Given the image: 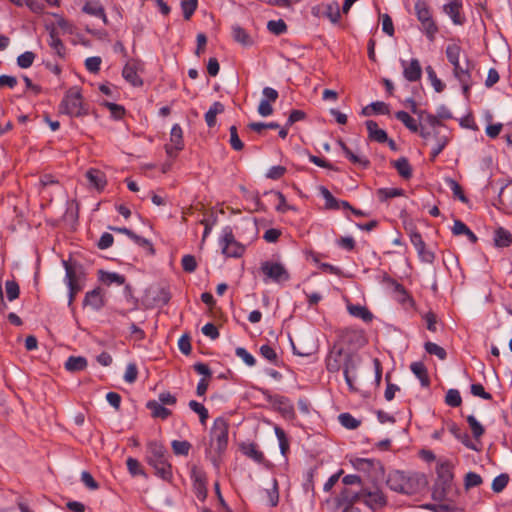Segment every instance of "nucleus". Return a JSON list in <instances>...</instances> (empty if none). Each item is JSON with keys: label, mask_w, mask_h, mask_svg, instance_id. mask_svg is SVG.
Listing matches in <instances>:
<instances>
[{"label": "nucleus", "mask_w": 512, "mask_h": 512, "mask_svg": "<svg viewBox=\"0 0 512 512\" xmlns=\"http://www.w3.org/2000/svg\"><path fill=\"white\" fill-rule=\"evenodd\" d=\"M146 461L153 467L157 477L166 482L173 480L170 455L163 444L157 441H150L147 444Z\"/></svg>", "instance_id": "f257e3e1"}, {"label": "nucleus", "mask_w": 512, "mask_h": 512, "mask_svg": "<svg viewBox=\"0 0 512 512\" xmlns=\"http://www.w3.org/2000/svg\"><path fill=\"white\" fill-rule=\"evenodd\" d=\"M386 484L395 492L413 495L423 488L425 481L420 474L395 470L388 474Z\"/></svg>", "instance_id": "f03ea898"}, {"label": "nucleus", "mask_w": 512, "mask_h": 512, "mask_svg": "<svg viewBox=\"0 0 512 512\" xmlns=\"http://www.w3.org/2000/svg\"><path fill=\"white\" fill-rule=\"evenodd\" d=\"M414 13L420 23V31L422 34L429 42H434L439 33V27L434 19L432 7L428 1L416 0L414 3Z\"/></svg>", "instance_id": "7ed1b4c3"}, {"label": "nucleus", "mask_w": 512, "mask_h": 512, "mask_svg": "<svg viewBox=\"0 0 512 512\" xmlns=\"http://www.w3.org/2000/svg\"><path fill=\"white\" fill-rule=\"evenodd\" d=\"M59 110L70 117H81L88 114L83 104L81 89L78 86H73L66 91Z\"/></svg>", "instance_id": "20e7f679"}, {"label": "nucleus", "mask_w": 512, "mask_h": 512, "mask_svg": "<svg viewBox=\"0 0 512 512\" xmlns=\"http://www.w3.org/2000/svg\"><path fill=\"white\" fill-rule=\"evenodd\" d=\"M218 243L222 254L229 258H240L246 250L245 246L236 240L233 229L230 226L222 228Z\"/></svg>", "instance_id": "39448f33"}, {"label": "nucleus", "mask_w": 512, "mask_h": 512, "mask_svg": "<svg viewBox=\"0 0 512 512\" xmlns=\"http://www.w3.org/2000/svg\"><path fill=\"white\" fill-rule=\"evenodd\" d=\"M63 265L65 268L64 282L68 287V305L71 306L77 293L83 289L85 274L67 261H63Z\"/></svg>", "instance_id": "423d86ee"}, {"label": "nucleus", "mask_w": 512, "mask_h": 512, "mask_svg": "<svg viewBox=\"0 0 512 512\" xmlns=\"http://www.w3.org/2000/svg\"><path fill=\"white\" fill-rule=\"evenodd\" d=\"M229 425L226 419L218 417L214 420L210 431V448L222 454L228 445Z\"/></svg>", "instance_id": "0eeeda50"}, {"label": "nucleus", "mask_w": 512, "mask_h": 512, "mask_svg": "<svg viewBox=\"0 0 512 512\" xmlns=\"http://www.w3.org/2000/svg\"><path fill=\"white\" fill-rule=\"evenodd\" d=\"M260 271L264 276L263 281L265 283L272 281L280 284L290 279L288 270L280 262L264 261L261 263Z\"/></svg>", "instance_id": "6e6552de"}, {"label": "nucleus", "mask_w": 512, "mask_h": 512, "mask_svg": "<svg viewBox=\"0 0 512 512\" xmlns=\"http://www.w3.org/2000/svg\"><path fill=\"white\" fill-rule=\"evenodd\" d=\"M143 71L144 63L141 60L130 59L123 67L122 76L133 87H140L143 85V80L140 76V73Z\"/></svg>", "instance_id": "1a4fd4ad"}, {"label": "nucleus", "mask_w": 512, "mask_h": 512, "mask_svg": "<svg viewBox=\"0 0 512 512\" xmlns=\"http://www.w3.org/2000/svg\"><path fill=\"white\" fill-rule=\"evenodd\" d=\"M184 148L183 130L179 124H174L170 131V142L165 145V151L171 158Z\"/></svg>", "instance_id": "9d476101"}, {"label": "nucleus", "mask_w": 512, "mask_h": 512, "mask_svg": "<svg viewBox=\"0 0 512 512\" xmlns=\"http://www.w3.org/2000/svg\"><path fill=\"white\" fill-rule=\"evenodd\" d=\"M191 480L196 497L203 502L207 497L206 473L197 467H193L191 469Z\"/></svg>", "instance_id": "9b49d317"}, {"label": "nucleus", "mask_w": 512, "mask_h": 512, "mask_svg": "<svg viewBox=\"0 0 512 512\" xmlns=\"http://www.w3.org/2000/svg\"><path fill=\"white\" fill-rule=\"evenodd\" d=\"M359 361L351 354H347L343 363V375L345 382L351 392H356L354 382L357 378L356 372Z\"/></svg>", "instance_id": "f8f14e48"}, {"label": "nucleus", "mask_w": 512, "mask_h": 512, "mask_svg": "<svg viewBox=\"0 0 512 512\" xmlns=\"http://www.w3.org/2000/svg\"><path fill=\"white\" fill-rule=\"evenodd\" d=\"M462 0H449L442 7L443 12L449 16L452 23L457 26H462L466 22V18L462 12Z\"/></svg>", "instance_id": "ddd939ff"}, {"label": "nucleus", "mask_w": 512, "mask_h": 512, "mask_svg": "<svg viewBox=\"0 0 512 512\" xmlns=\"http://www.w3.org/2000/svg\"><path fill=\"white\" fill-rule=\"evenodd\" d=\"M443 130H446V128H436L430 131L429 140L433 138L435 141V144L433 145L430 154L431 160H435L436 157L444 150V148L449 143V132H443Z\"/></svg>", "instance_id": "4468645a"}, {"label": "nucleus", "mask_w": 512, "mask_h": 512, "mask_svg": "<svg viewBox=\"0 0 512 512\" xmlns=\"http://www.w3.org/2000/svg\"><path fill=\"white\" fill-rule=\"evenodd\" d=\"M397 120L403 123V125L413 133H419V135L425 140L429 141L430 131L424 127H419L417 121L409 115L406 111H398L395 113Z\"/></svg>", "instance_id": "2eb2a0df"}, {"label": "nucleus", "mask_w": 512, "mask_h": 512, "mask_svg": "<svg viewBox=\"0 0 512 512\" xmlns=\"http://www.w3.org/2000/svg\"><path fill=\"white\" fill-rule=\"evenodd\" d=\"M360 500H362L363 503L372 510L380 509L387 504V499L384 493L378 489L374 491H361Z\"/></svg>", "instance_id": "dca6fc26"}, {"label": "nucleus", "mask_w": 512, "mask_h": 512, "mask_svg": "<svg viewBox=\"0 0 512 512\" xmlns=\"http://www.w3.org/2000/svg\"><path fill=\"white\" fill-rule=\"evenodd\" d=\"M400 64L403 68V77L407 81L416 82L421 79L422 68L418 59L412 58L410 61L400 60Z\"/></svg>", "instance_id": "f3484780"}, {"label": "nucleus", "mask_w": 512, "mask_h": 512, "mask_svg": "<svg viewBox=\"0 0 512 512\" xmlns=\"http://www.w3.org/2000/svg\"><path fill=\"white\" fill-rule=\"evenodd\" d=\"M453 75L459 81L462 87V92L465 96H468L472 86L471 70L469 63L464 67L461 64L453 68Z\"/></svg>", "instance_id": "a211bd4d"}, {"label": "nucleus", "mask_w": 512, "mask_h": 512, "mask_svg": "<svg viewBox=\"0 0 512 512\" xmlns=\"http://www.w3.org/2000/svg\"><path fill=\"white\" fill-rule=\"evenodd\" d=\"M82 12L100 19L104 25H108L109 21L104 6L98 0H87L82 6Z\"/></svg>", "instance_id": "6ab92c4d"}, {"label": "nucleus", "mask_w": 512, "mask_h": 512, "mask_svg": "<svg viewBox=\"0 0 512 512\" xmlns=\"http://www.w3.org/2000/svg\"><path fill=\"white\" fill-rule=\"evenodd\" d=\"M46 29L49 31L48 45L51 47L55 55L60 59H64L66 57V47L60 39L56 28L53 25H48L46 26Z\"/></svg>", "instance_id": "aec40b11"}, {"label": "nucleus", "mask_w": 512, "mask_h": 512, "mask_svg": "<svg viewBox=\"0 0 512 512\" xmlns=\"http://www.w3.org/2000/svg\"><path fill=\"white\" fill-rule=\"evenodd\" d=\"M85 177L88 181L89 187L97 191L104 190L107 184L105 173L96 168H90L87 170Z\"/></svg>", "instance_id": "412c9836"}, {"label": "nucleus", "mask_w": 512, "mask_h": 512, "mask_svg": "<svg viewBox=\"0 0 512 512\" xmlns=\"http://www.w3.org/2000/svg\"><path fill=\"white\" fill-rule=\"evenodd\" d=\"M337 144L352 164L361 168H367L369 166L370 161L365 155L353 152L342 140H338Z\"/></svg>", "instance_id": "4be33fe9"}, {"label": "nucleus", "mask_w": 512, "mask_h": 512, "mask_svg": "<svg viewBox=\"0 0 512 512\" xmlns=\"http://www.w3.org/2000/svg\"><path fill=\"white\" fill-rule=\"evenodd\" d=\"M84 306H89L94 310H100L104 305V297L102 295L100 288H95L91 291H88L85 294L84 300H83Z\"/></svg>", "instance_id": "5701e85b"}, {"label": "nucleus", "mask_w": 512, "mask_h": 512, "mask_svg": "<svg viewBox=\"0 0 512 512\" xmlns=\"http://www.w3.org/2000/svg\"><path fill=\"white\" fill-rule=\"evenodd\" d=\"M365 125L368 131V136L371 140L376 141L378 143H384L388 140L386 131L379 128L378 124L375 121L367 120Z\"/></svg>", "instance_id": "b1692460"}, {"label": "nucleus", "mask_w": 512, "mask_h": 512, "mask_svg": "<svg viewBox=\"0 0 512 512\" xmlns=\"http://www.w3.org/2000/svg\"><path fill=\"white\" fill-rule=\"evenodd\" d=\"M361 492L352 491L349 488H343L338 497L336 504L338 507L344 508L347 505H353L357 500H360Z\"/></svg>", "instance_id": "393cba45"}, {"label": "nucleus", "mask_w": 512, "mask_h": 512, "mask_svg": "<svg viewBox=\"0 0 512 512\" xmlns=\"http://www.w3.org/2000/svg\"><path fill=\"white\" fill-rule=\"evenodd\" d=\"M410 370L419 379L423 387H429L430 379L426 366L421 361L412 362Z\"/></svg>", "instance_id": "a878e982"}, {"label": "nucleus", "mask_w": 512, "mask_h": 512, "mask_svg": "<svg viewBox=\"0 0 512 512\" xmlns=\"http://www.w3.org/2000/svg\"><path fill=\"white\" fill-rule=\"evenodd\" d=\"M391 165L397 170L398 174L408 180L413 175L412 167L406 157H400L397 160L391 161Z\"/></svg>", "instance_id": "bb28decb"}, {"label": "nucleus", "mask_w": 512, "mask_h": 512, "mask_svg": "<svg viewBox=\"0 0 512 512\" xmlns=\"http://www.w3.org/2000/svg\"><path fill=\"white\" fill-rule=\"evenodd\" d=\"M452 233L456 236L465 235L471 243H476L478 238L475 233L461 220H454Z\"/></svg>", "instance_id": "cd10ccee"}, {"label": "nucleus", "mask_w": 512, "mask_h": 512, "mask_svg": "<svg viewBox=\"0 0 512 512\" xmlns=\"http://www.w3.org/2000/svg\"><path fill=\"white\" fill-rule=\"evenodd\" d=\"M347 310L351 316L359 318L366 323L371 322L373 319V314L365 306L349 304Z\"/></svg>", "instance_id": "c85d7f7f"}, {"label": "nucleus", "mask_w": 512, "mask_h": 512, "mask_svg": "<svg viewBox=\"0 0 512 512\" xmlns=\"http://www.w3.org/2000/svg\"><path fill=\"white\" fill-rule=\"evenodd\" d=\"M323 16L330 20L333 24H338L341 18L340 6L337 1H333L324 5Z\"/></svg>", "instance_id": "c756f323"}, {"label": "nucleus", "mask_w": 512, "mask_h": 512, "mask_svg": "<svg viewBox=\"0 0 512 512\" xmlns=\"http://www.w3.org/2000/svg\"><path fill=\"white\" fill-rule=\"evenodd\" d=\"M241 451L244 455L257 463H262L264 461V454L258 449V446L255 443L243 444L241 446Z\"/></svg>", "instance_id": "7c9ffc66"}, {"label": "nucleus", "mask_w": 512, "mask_h": 512, "mask_svg": "<svg viewBox=\"0 0 512 512\" xmlns=\"http://www.w3.org/2000/svg\"><path fill=\"white\" fill-rule=\"evenodd\" d=\"M87 359L82 356H70L65 362V368L68 371H82L87 367Z\"/></svg>", "instance_id": "2f4dec72"}, {"label": "nucleus", "mask_w": 512, "mask_h": 512, "mask_svg": "<svg viewBox=\"0 0 512 512\" xmlns=\"http://www.w3.org/2000/svg\"><path fill=\"white\" fill-rule=\"evenodd\" d=\"M224 111V105L216 101L214 102L208 111L205 113V121L208 127H213L216 124V117L218 114L222 113Z\"/></svg>", "instance_id": "473e14b6"}, {"label": "nucleus", "mask_w": 512, "mask_h": 512, "mask_svg": "<svg viewBox=\"0 0 512 512\" xmlns=\"http://www.w3.org/2000/svg\"><path fill=\"white\" fill-rule=\"evenodd\" d=\"M512 243L511 233L500 227L494 233V244L497 247H508Z\"/></svg>", "instance_id": "72a5a7b5"}, {"label": "nucleus", "mask_w": 512, "mask_h": 512, "mask_svg": "<svg viewBox=\"0 0 512 512\" xmlns=\"http://www.w3.org/2000/svg\"><path fill=\"white\" fill-rule=\"evenodd\" d=\"M147 408L151 411L152 416L156 418L166 419L171 414L169 409L155 400L149 401L147 403Z\"/></svg>", "instance_id": "f704fd0d"}, {"label": "nucleus", "mask_w": 512, "mask_h": 512, "mask_svg": "<svg viewBox=\"0 0 512 512\" xmlns=\"http://www.w3.org/2000/svg\"><path fill=\"white\" fill-rule=\"evenodd\" d=\"M499 203L512 212V184L502 187L498 194Z\"/></svg>", "instance_id": "c9c22d12"}, {"label": "nucleus", "mask_w": 512, "mask_h": 512, "mask_svg": "<svg viewBox=\"0 0 512 512\" xmlns=\"http://www.w3.org/2000/svg\"><path fill=\"white\" fill-rule=\"evenodd\" d=\"M461 51L462 49L458 44H450L446 47V57L453 68L460 65Z\"/></svg>", "instance_id": "e433bc0d"}, {"label": "nucleus", "mask_w": 512, "mask_h": 512, "mask_svg": "<svg viewBox=\"0 0 512 512\" xmlns=\"http://www.w3.org/2000/svg\"><path fill=\"white\" fill-rule=\"evenodd\" d=\"M319 191L325 200V208L329 210L340 209L339 200L336 199L332 193L324 186H320Z\"/></svg>", "instance_id": "4c0bfd02"}, {"label": "nucleus", "mask_w": 512, "mask_h": 512, "mask_svg": "<svg viewBox=\"0 0 512 512\" xmlns=\"http://www.w3.org/2000/svg\"><path fill=\"white\" fill-rule=\"evenodd\" d=\"M404 195V190L401 188H380L377 190V196L380 201H386L390 198L399 197Z\"/></svg>", "instance_id": "58836bf2"}, {"label": "nucleus", "mask_w": 512, "mask_h": 512, "mask_svg": "<svg viewBox=\"0 0 512 512\" xmlns=\"http://www.w3.org/2000/svg\"><path fill=\"white\" fill-rule=\"evenodd\" d=\"M426 70V73H427V77H428V80L430 81L431 85L433 86L434 90L437 92V93H441L444 88H445V85L443 84V82L437 77L436 75V72L435 70L433 69L432 66H427L425 68Z\"/></svg>", "instance_id": "ea45409f"}, {"label": "nucleus", "mask_w": 512, "mask_h": 512, "mask_svg": "<svg viewBox=\"0 0 512 512\" xmlns=\"http://www.w3.org/2000/svg\"><path fill=\"white\" fill-rule=\"evenodd\" d=\"M265 494L267 503L272 507L277 506L279 502V492L278 482L276 479L272 480V487L270 489H266Z\"/></svg>", "instance_id": "a19ab883"}, {"label": "nucleus", "mask_w": 512, "mask_h": 512, "mask_svg": "<svg viewBox=\"0 0 512 512\" xmlns=\"http://www.w3.org/2000/svg\"><path fill=\"white\" fill-rule=\"evenodd\" d=\"M445 182L449 186V188L451 189L454 197L458 198L463 203H467L468 202V199L465 196V194H464V192L462 190V187L460 186V184L456 180H454L452 178H447L445 180Z\"/></svg>", "instance_id": "79ce46f5"}, {"label": "nucleus", "mask_w": 512, "mask_h": 512, "mask_svg": "<svg viewBox=\"0 0 512 512\" xmlns=\"http://www.w3.org/2000/svg\"><path fill=\"white\" fill-rule=\"evenodd\" d=\"M341 425L347 429H356L360 426V420L353 417L350 413H341L338 416Z\"/></svg>", "instance_id": "37998d69"}, {"label": "nucleus", "mask_w": 512, "mask_h": 512, "mask_svg": "<svg viewBox=\"0 0 512 512\" xmlns=\"http://www.w3.org/2000/svg\"><path fill=\"white\" fill-rule=\"evenodd\" d=\"M126 465H127V469L129 471V473L132 476L141 475V476L147 478V474L145 473L140 462L137 459L129 457L126 460Z\"/></svg>", "instance_id": "c03bdc74"}, {"label": "nucleus", "mask_w": 512, "mask_h": 512, "mask_svg": "<svg viewBox=\"0 0 512 512\" xmlns=\"http://www.w3.org/2000/svg\"><path fill=\"white\" fill-rule=\"evenodd\" d=\"M260 354L263 358L268 360L273 365H278V355L273 347L268 344H264L260 347Z\"/></svg>", "instance_id": "a18cd8bd"}, {"label": "nucleus", "mask_w": 512, "mask_h": 512, "mask_svg": "<svg viewBox=\"0 0 512 512\" xmlns=\"http://www.w3.org/2000/svg\"><path fill=\"white\" fill-rule=\"evenodd\" d=\"M101 280L106 285H111L114 283L117 285H122L125 282V277L116 272H103L102 276H101Z\"/></svg>", "instance_id": "49530a36"}, {"label": "nucleus", "mask_w": 512, "mask_h": 512, "mask_svg": "<svg viewBox=\"0 0 512 512\" xmlns=\"http://www.w3.org/2000/svg\"><path fill=\"white\" fill-rule=\"evenodd\" d=\"M6 296L9 301H14L19 297L20 288L16 281L7 280L5 282Z\"/></svg>", "instance_id": "de8ad7c7"}, {"label": "nucleus", "mask_w": 512, "mask_h": 512, "mask_svg": "<svg viewBox=\"0 0 512 512\" xmlns=\"http://www.w3.org/2000/svg\"><path fill=\"white\" fill-rule=\"evenodd\" d=\"M198 0L181 1V9L185 20H189L197 9Z\"/></svg>", "instance_id": "09e8293b"}, {"label": "nucleus", "mask_w": 512, "mask_h": 512, "mask_svg": "<svg viewBox=\"0 0 512 512\" xmlns=\"http://www.w3.org/2000/svg\"><path fill=\"white\" fill-rule=\"evenodd\" d=\"M35 57L32 51H25L17 57V65L22 69H27L32 66Z\"/></svg>", "instance_id": "8fccbe9b"}, {"label": "nucleus", "mask_w": 512, "mask_h": 512, "mask_svg": "<svg viewBox=\"0 0 512 512\" xmlns=\"http://www.w3.org/2000/svg\"><path fill=\"white\" fill-rule=\"evenodd\" d=\"M267 29L274 35H281L287 31V25L284 20H270L267 23Z\"/></svg>", "instance_id": "3c124183"}, {"label": "nucleus", "mask_w": 512, "mask_h": 512, "mask_svg": "<svg viewBox=\"0 0 512 512\" xmlns=\"http://www.w3.org/2000/svg\"><path fill=\"white\" fill-rule=\"evenodd\" d=\"M508 482H509L508 474L502 473L493 479L491 488L495 493H500L505 489Z\"/></svg>", "instance_id": "603ef678"}, {"label": "nucleus", "mask_w": 512, "mask_h": 512, "mask_svg": "<svg viewBox=\"0 0 512 512\" xmlns=\"http://www.w3.org/2000/svg\"><path fill=\"white\" fill-rule=\"evenodd\" d=\"M232 31L233 38L235 41L239 42L244 46H248L251 44L250 36L243 28H241L240 26H234Z\"/></svg>", "instance_id": "864d4df0"}, {"label": "nucleus", "mask_w": 512, "mask_h": 512, "mask_svg": "<svg viewBox=\"0 0 512 512\" xmlns=\"http://www.w3.org/2000/svg\"><path fill=\"white\" fill-rule=\"evenodd\" d=\"M424 348L427 353L436 355L440 360H444L447 356L445 349L434 342H426Z\"/></svg>", "instance_id": "5fc2aeb1"}, {"label": "nucleus", "mask_w": 512, "mask_h": 512, "mask_svg": "<svg viewBox=\"0 0 512 512\" xmlns=\"http://www.w3.org/2000/svg\"><path fill=\"white\" fill-rule=\"evenodd\" d=\"M171 446H172L173 452L176 455L186 456V455H188V453L191 449V444L186 440H183V441L174 440V441H172Z\"/></svg>", "instance_id": "6e6d98bb"}, {"label": "nucleus", "mask_w": 512, "mask_h": 512, "mask_svg": "<svg viewBox=\"0 0 512 512\" xmlns=\"http://www.w3.org/2000/svg\"><path fill=\"white\" fill-rule=\"evenodd\" d=\"M467 422L471 428L474 438L478 439L484 434V427L473 415H469L467 417Z\"/></svg>", "instance_id": "4d7b16f0"}, {"label": "nucleus", "mask_w": 512, "mask_h": 512, "mask_svg": "<svg viewBox=\"0 0 512 512\" xmlns=\"http://www.w3.org/2000/svg\"><path fill=\"white\" fill-rule=\"evenodd\" d=\"M445 402L451 407H458L461 405L462 398L457 389H449L445 396Z\"/></svg>", "instance_id": "13d9d810"}, {"label": "nucleus", "mask_w": 512, "mask_h": 512, "mask_svg": "<svg viewBox=\"0 0 512 512\" xmlns=\"http://www.w3.org/2000/svg\"><path fill=\"white\" fill-rule=\"evenodd\" d=\"M235 354L249 367H253L256 364L254 356L243 347H237Z\"/></svg>", "instance_id": "bf43d9fd"}, {"label": "nucleus", "mask_w": 512, "mask_h": 512, "mask_svg": "<svg viewBox=\"0 0 512 512\" xmlns=\"http://www.w3.org/2000/svg\"><path fill=\"white\" fill-rule=\"evenodd\" d=\"M229 132H230V145L231 147L236 150V151H240L243 149L244 147V144L243 142L240 140L239 136H238V132H237V128L235 125H232L229 129Z\"/></svg>", "instance_id": "052dcab7"}, {"label": "nucleus", "mask_w": 512, "mask_h": 512, "mask_svg": "<svg viewBox=\"0 0 512 512\" xmlns=\"http://www.w3.org/2000/svg\"><path fill=\"white\" fill-rule=\"evenodd\" d=\"M418 257L424 263L432 264L435 260V254L426 248V244L422 245L421 248H416Z\"/></svg>", "instance_id": "680f3d73"}, {"label": "nucleus", "mask_w": 512, "mask_h": 512, "mask_svg": "<svg viewBox=\"0 0 512 512\" xmlns=\"http://www.w3.org/2000/svg\"><path fill=\"white\" fill-rule=\"evenodd\" d=\"M482 483V477L475 472H468L465 476L464 484L465 488L477 487Z\"/></svg>", "instance_id": "e2e57ef3"}, {"label": "nucleus", "mask_w": 512, "mask_h": 512, "mask_svg": "<svg viewBox=\"0 0 512 512\" xmlns=\"http://www.w3.org/2000/svg\"><path fill=\"white\" fill-rule=\"evenodd\" d=\"M182 268L185 272L192 273L197 268V262L193 255L187 254L182 257L181 260Z\"/></svg>", "instance_id": "0e129e2a"}, {"label": "nucleus", "mask_w": 512, "mask_h": 512, "mask_svg": "<svg viewBox=\"0 0 512 512\" xmlns=\"http://www.w3.org/2000/svg\"><path fill=\"white\" fill-rule=\"evenodd\" d=\"M286 173V167L282 165H275L270 167L266 172V177L272 180L280 179Z\"/></svg>", "instance_id": "69168bd1"}, {"label": "nucleus", "mask_w": 512, "mask_h": 512, "mask_svg": "<svg viewBox=\"0 0 512 512\" xmlns=\"http://www.w3.org/2000/svg\"><path fill=\"white\" fill-rule=\"evenodd\" d=\"M138 376V369L135 363H129L124 373V380L127 383H134Z\"/></svg>", "instance_id": "338daca9"}, {"label": "nucleus", "mask_w": 512, "mask_h": 512, "mask_svg": "<svg viewBox=\"0 0 512 512\" xmlns=\"http://www.w3.org/2000/svg\"><path fill=\"white\" fill-rule=\"evenodd\" d=\"M419 120L424 121L431 129L444 128V126L441 124V121L438 119L436 115H433L426 111L425 114L423 115V118Z\"/></svg>", "instance_id": "774afa93"}]
</instances>
